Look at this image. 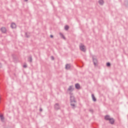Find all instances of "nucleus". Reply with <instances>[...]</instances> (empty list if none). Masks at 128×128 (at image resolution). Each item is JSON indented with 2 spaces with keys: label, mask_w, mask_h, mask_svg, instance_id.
Returning <instances> with one entry per match:
<instances>
[{
  "label": "nucleus",
  "mask_w": 128,
  "mask_h": 128,
  "mask_svg": "<svg viewBox=\"0 0 128 128\" xmlns=\"http://www.w3.org/2000/svg\"><path fill=\"white\" fill-rule=\"evenodd\" d=\"M69 28H70V27L68 25H66L64 27L66 30H68Z\"/></svg>",
  "instance_id": "obj_17"
},
{
  "label": "nucleus",
  "mask_w": 128,
  "mask_h": 128,
  "mask_svg": "<svg viewBox=\"0 0 128 128\" xmlns=\"http://www.w3.org/2000/svg\"><path fill=\"white\" fill-rule=\"evenodd\" d=\"M25 2H28V0H24Z\"/></svg>",
  "instance_id": "obj_26"
},
{
  "label": "nucleus",
  "mask_w": 128,
  "mask_h": 128,
  "mask_svg": "<svg viewBox=\"0 0 128 128\" xmlns=\"http://www.w3.org/2000/svg\"><path fill=\"white\" fill-rule=\"evenodd\" d=\"M54 108L56 110H60V105L58 104L57 103L54 105Z\"/></svg>",
  "instance_id": "obj_7"
},
{
  "label": "nucleus",
  "mask_w": 128,
  "mask_h": 128,
  "mask_svg": "<svg viewBox=\"0 0 128 128\" xmlns=\"http://www.w3.org/2000/svg\"><path fill=\"white\" fill-rule=\"evenodd\" d=\"M90 112H92V110H90Z\"/></svg>",
  "instance_id": "obj_25"
},
{
  "label": "nucleus",
  "mask_w": 128,
  "mask_h": 128,
  "mask_svg": "<svg viewBox=\"0 0 128 128\" xmlns=\"http://www.w3.org/2000/svg\"><path fill=\"white\" fill-rule=\"evenodd\" d=\"M94 64V66H96V64H98V60L96 58V56H92Z\"/></svg>",
  "instance_id": "obj_1"
},
{
  "label": "nucleus",
  "mask_w": 128,
  "mask_h": 128,
  "mask_svg": "<svg viewBox=\"0 0 128 128\" xmlns=\"http://www.w3.org/2000/svg\"><path fill=\"white\" fill-rule=\"evenodd\" d=\"M106 66H110V62H108L106 63Z\"/></svg>",
  "instance_id": "obj_18"
},
{
  "label": "nucleus",
  "mask_w": 128,
  "mask_h": 128,
  "mask_svg": "<svg viewBox=\"0 0 128 128\" xmlns=\"http://www.w3.org/2000/svg\"><path fill=\"white\" fill-rule=\"evenodd\" d=\"M27 66H27L26 65H24V66H23V67L24 68H27Z\"/></svg>",
  "instance_id": "obj_21"
},
{
  "label": "nucleus",
  "mask_w": 128,
  "mask_h": 128,
  "mask_svg": "<svg viewBox=\"0 0 128 128\" xmlns=\"http://www.w3.org/2000/svg\"><path fill=\"white\" fill-rule=\"evenodd\" d=\"M10 27L12 28H16V24L14 23H12L10 25Z\"/></svg>",
  "instance_id": "obj_8"
},
{
  "label": "nucleus",
  "mask_w": 128,
  "mask_h": 128,
  "mask_svg": "<svg viewBox=\"0 0 128 128\" xmlns=\"http://www.w3.org/2000/svg\"><path fill=\"white\" fill-rule=\"evenodd\" d=\"M1 32H2L4 34L6 32V28H1Z\"/></svg>",
  "instance_id": "obj_9"
},
{
  "label": "nucleus",
  "mask_w": 128,
  "mask_h": 128,
  "mask_svg": "<svg viewBox=\"0 0 128 128\" xmlns=\"http://www.w3.org/2000/svg\"><path fill=\"white\" fill-rule=\"evenodd\" d=\"M110 120V115H106L104 116L105 120Z\"/></svg>",
  "instance_id": "obj_5"
},
{
  "label": "nucleus",
  "mask_w": 128,
  "mask_h": 128,
  "mask_svg": "<svg viewBox=\"0 0 128 128\" xmlns=\"http://www.w3.org/2000/svg\"><path fill=\"white\" fill-rule=\"evenodd\" d=\"M51 58H52V60H54V56H52Z\"/></svg>",
  "instance_id": "obj_22"
},
{
  "label": "nucleus",
  "mask_w": 128,
  "mask_h": 128,
  "mask_svg": "<svg viewBox=\"0 0 128 128\" xmlns=\"http://www.w3.org/2000/svg\"><path fill=\"white\" fill-rule=\"evenodd\" d=\"M65 68L66 70H70V64H66Z\"/></svg>",
  "instance_id": "obj_10"
},
{
  "label": "nucleus",
  "mask_w": 128,
  "mask_h": 128,
  "mask_svg": "<svg viewBox=\"0 0 128 128\" xmlns=\"http://www.w3.org/2000/svg\"><path fill=\"white\" fill-rule=\"evenodd\" d=\"M0 118L1 120H4V115H0Z\"/></svg>",
  "instance_id": "obj_15"
},
{
  "label": "nucleus",
  "mask_w": 128,
  "mask_h": 128,
  "mask_svg": "<svg viewBox=\"0 0 128 128\" xmlns=\"http://www.w3.org/2000/svg\"><path fill=\"white\" fill-rule=\"evenodd\" d=\"M109 122L111 124H114V118H110L109 120Z\"/></svg>",
  "instance_id": "obj_6"
},
{
  "label": "nucleus",
  "mask_w": 128,
  "mask_h": 128,
  "mask_svg": "<svg viewBox=\"0 0 128 128\" xmlns=\"http://www.w3.org/2000/svg\"><path fill=\"white\" fill-rule=\"evenodd\" d=\"M70 106H76V105L74 104H73L72 102H70Z\"/></svg>",
  "instance_id": "obj_19"
},
{
  "label": "nucleus",
  "mask_w": 128,
  "mask_h": 128,
  "mask_svg": "<svg viewBox=\"0 0 128 128\" xmlns=\"http://www.w3.org/2000/svg\"><path fill=\"white\" fill-rule=\"evenodd\" d=\"M92 100H94V102H96V97H94V94H92Z\"/></svg>",
  "instance_id": "obj_12"
},
{
  "label": "nucleus",
  "mask_w": 128,
  "mask_h": 128,
  "mask_svg": "<svg viewBox=\"0 0 128 128\" xmlns=\"http://www.w3.org/2000/svg\"><path fill=\"white\" fill-rule=\"evenodd\" d=\"M60 36L64 38V40H66V37H64V34L62 33H60Z\"/></svg>",
  "instance_id": "obj_16"
},
{
  "label": "nucleus",
  "mask_w": 128,
  "mask_h": 128,
  "mask_svg": "<svg viewBox=\"0 0 128 128\" xmlns=\"http://www.w3.org/2000/svg\"><path fill=\"white\" fill-rule=\"evenodd\" d=\"M28 62H32V56L28 57Z\"/></svg>",
  "instance_id": "obj_13"
},
{
  "label": "nucleus",
  "mask_w": 128,
  "mask_h": 128,
  "mask_svg": "<svg viewBox=\"0 0 128 128\" xmlns=\"http://www.w3.org/2000/svg\"><path fill=\"white\" fill-rule=\"evenodd\" d=\"M70 102H76V101L74 100V96H70Z\"/></svg>",
  "instance_id": "obj_3"
},
{
  "label": "nucleus",
  "mask_w": 128,
  "mask_h": 128,
  "mask_svg": "<svg viewBox=\"0 0 128 128\" xmlns=\"http://www.w3.org/2000/svg\"><path fill=\"white\" fill-rule=\"evenodd\" d=\"M42 108H40V112H42Z\"/></svg>",
  "instance_id": "obj_23"
},
{
  "label": "nucleus",
  "mask_w": 128,
  "mask_h": 128,
  "mask_svg": "<svg viewBox=\"0 0 128 128\" xmlns=\"http://www.w3.org/2000/svg\"><path fill=\"white\" fill-rule=\"evenodd\" d=\"M50 38H54V36H52V35H50Z\"/></svg>",
  "instance_id": "obj_24"
},
{
  "label": "nucleus",
  "mask_w": 128,
  "mask_h": 128,
  "mask_svg": "<svg viewBox=\"0 0 128 128\" xmlns=\"http://www.w3.org/2000/svg\"><path fill=\"white\" fill-rule=\"evenodd\" d=\"M74 88V86H70L68 87V92H73Z\"/></svg>",
  "instance_id": "obj_2"
},
{
  "label": "nucleus",
  "mask_w": 128,
  "mask_h": 128,
  "mask_svg": "<svg viewBox=\"0 0 128 128\" xmlns=\"http://www.w3.org/2000/svg\"><path fill=\"white\" fill-rule=\"evenodd\" d=\"M25 35H26V38H28L30 37V36H28V32H26Z\"/></svg>",
  "instance_id": "obj_20"
},
{
  "label": "nucleus",
  "mask_w": 128,
  "mask_h": 128,
  "mask_svg": "<svg viewBox=\"0 0 128 128\" xmlns=\"http://www.w3.org/2000/svg\"><path fill=\"white\" fill-rule=\"evenodd\" d=\"M80 48L82 52H86V48H84V45L80 46Z\"/></svg>",
  "instance_id": "obj_4"
},
{
  "label": "nucleus",
  "mask_w": 128,
  "mask_h": 128,
  "mask_svg": "<svg viewBox=\"0 0 128 128\" xmlns=\"http://www.w3.org/2000/svg\"><path fill=\"white\" fill-rule=\"evenodd\" d=\"M75 88L77 90H78V88H80V84L78 83H77L75 84Z\"/></svg>",
  "instance_id": "obj_11"
},
{
  "label": "nucleus",
  "mask_w": 128,
  "mask_h": 128,
  "mask_svg": "<svg viewBox=\"0 0 128 128\" xmlns=\"http://www.w3.org/2000/svg\"><path fill=\"white\" fill-rule=\"evenodd\" d=\"M98 2L100 6H102V4H104V1L102 0H100Z\"/></svg>",
  "instance_id": "obj_14"
}]
</instances>
